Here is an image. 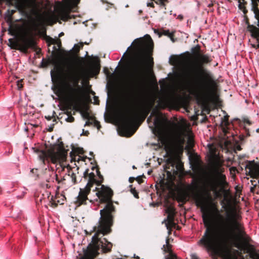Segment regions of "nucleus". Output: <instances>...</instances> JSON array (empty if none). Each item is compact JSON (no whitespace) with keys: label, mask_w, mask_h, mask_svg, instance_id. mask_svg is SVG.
Masks as SVG:
<instances>
[{"label":"nucleus","mask_w":259,"mask_h":259,"mask_svg":"<svg viewBox=\"0 0 259 259\" xmlns=\"http://www.w3.org/2000/svg\"><path fill=\"white\" fill-rule=\"evenodd\" d=\"M21 80H19L17 81V86H18V89H19V90L21 89L23 87V85L21 83Z\"/></svg>","instance_id":"obj_51"},{"label":"nucleus","mask_w":259,"mask_h":259,"mask_svg":"<svg viewBox=\"0 0 259 259\" xmlns=\"http://www.w3.org/2000/svg\"><path fill=\"white\" fill-rule=\"evenodd\" d=\"M146 36L148 40L137 38L132 43L134 57L128 78V88L121 97L119 112L125 131L129 130L135 118L145 120L153 106L141 94L147 70V58L153 46L150 35Z\"/></svg>","instance_id":"obj_1"},{"label":"nucleus","mask_w":259,"mask_h":259,"mask_svg":"<svg viewBox=\"0 0 259 259\" xmlns=\"http://www.w3.org/2000/svg\"><path fill=\"white\" fill-rule=\"evenodd\" d=\"M81 114H82V117L84 118L87 119H90V115L89 112H88V108H87L85 110L81 112Z\"/></svg>","instance_id":"obj_34"},{"label":"nucleus","mask_w":259,"mask_h":259,"mask_svg":"<svg viewBox=\"0 0 259 259\" xmlns=\"http://www.w3.org/2000/svg\"><path fill=\"white\" fill-rule=\"evenodd\" d=\"M84 151L82 148L77 147V148H72V151L70 153V156L71 158V160L76 161L75 157L76 156V154H83Z\"/></svg>","instance_id":"obj_20"},{"label":"nucleus","mask_w":259,"mask_h":259,"mask_svg":"<svg viewBox=\"0 0 259 259\" xmlns=\"http://www.w3.org/2000/svg\"><path fill=\"white\" fill-rule=\"evenodd\" d=\"M9 41L11 49L18 50L24 53L27 52L29 48H34L36 45L32 32L30 31L25 32V35L22 38L20 43L13 38H10Z\"/></svg>","instance_id":"obj_9"},{"label":"nucleus","mask_w":259,"mask_h":259,"mask_svg":"<svg viewBox=\"0 0 259 259\" xmlns=\"http://www.w3.org/2000/svg\"><path fill=\"white\" fill-rule=\"evenodd\" d=\"M191 52L193 54V57L195 58L194 60L197 59L201 54L200 47L199 46H197L196 47L193 48L191 49Z\"/></svg>","instance_id":"obj_25"},{"label":"nucleus","mask_w":259,"mask_h":259,"mask_svg":"<svg viewBox=\"0 0 259 259\" xmlns=\"http://www.w3.org/2000/svg\"><path fill=\"white\" fill-rule=\"evenodd\" d=\"M167 214H176L175 209L173 207L169 206L166 209Z\"/></svg>","instance_id":"obj_35"},{"label":"nucleus","mask_w":259,"mask_h":259,"mask_svg":"<svg viewBox=\"0 0 259 259\" xmlns=\"http://www.w3.org/2000/svg\"><path fill=\"white\" fill-rule=\"evenodd\" d=\"M53 51L52 52V54H54L55 53V52L58 51V49L57 48V47L56 46H53Z\"/></svg>","instance_id":"obj_56"},{"label":"nucleus","mask_w":259,"mask_h":259,"mask_svg":"<svg viewBox=\"0 0 259 259\" xmlns=\"http://www.w3.org/2000/svg\"><path fill=\"white\" fill-rule=\"evenodd\" d=\"M92 122H91V121H89V119H88V120L86 121L85 124V125H85V126H86V125H88V126H89V125H92Z\"/></svg>","instance_id":"obj_57"},{"label":"nucleus","mask_w":259,"mask_h":259,"mask_svg":"<svg viewBox=\"0 0 259 259\" xmlns=\"http://www.w3.org/2000/svg\"><path fill=\"white\" fill-rule=\"evenodd\" d=\"M39 25H40L39 23L34 22L33 23V25L32 30L34 31L38 32Z\"/></svg>","instance_id":"obj_38"},{"label":"nucleus","mask_w":259,"mask_h":259,"mask_svg":"<svg viewBox=\"0 0 259 259\" xmlns=\"http://www.w3.org/2000/svg\"><path fill=\"white\" fill-rule=\"evenodd\" d=\"M147 6V7L154 8V5L153 2L148 3Z\"/></svg>","instance_id":"obj_54"},{"label":"nucleus","mask_w":259,"mask_h":259,"mask_svg":"<svg viewBox=\"0 0 259 259\" xmlns=\"http://www.w3.org/2000/svg\"><path fill=\"white\" fill-rule=\"evenodd\" d=\"M229 116H224L223 118H222L221 124L227 126L229 125Z\"/></svg>","instance_id":"obj_30"},{"label":"nucleus","mask_w":259,"mask_h":259,"mask_svg":"<svg viewBox=\"0 0 259 259\" xmlns=\"http://www.w3.org/2000/svg\"><path fill=\"white\" fill-rule=\"evenodd\" d=\"M132 185H130L131 192L134 195V197L136 198H139L138 192L136 191L135 188H133Z\"/></svg>","instance_id":"obj_36"},{"label":"nucleus","mask_w":259,"mask_h":259,"mask_svg":"<svg viewBox=\"0 0 259 259\" xmlns=\"http://www.w3.org/2000/svg\"><path fill=\"white\" fill-rule=\"evenodd\" d=\"M239 4V7L240 9H242L241 8V5L242 4H244L245 3V1L244 0H238Z\"/></svg>","instance_id":"obj_53"},{"label":"nucleus","mask_w":259,"mask_h":259,"mask_svg":"<svg viewBox=\"0 0 259 259\" xmlns=\"http://www.w3.org/2000/svg\"><path fill=\"white\" fill-rule=\"evenodd\" d=\"M55 172L53 170L47 169L45 170L42 179L48 183L54 182L55 180Z\"/></svg>","instance_id":"obj_17"},{"label":"nucleus","mask_w":259,"mask_h":259,"mask_svg":"<svg viewBox=\"0 0 259 259\" xmlns=\"http://www.w3.org/2000/svg\"><path fill=\"white\" fill-rule=\"evenodd\" d=\"M250 182H251V184L253 186V187L250 188V192L252 193H254V192L255 191V189L257 185H256V184H254V183L255 182V181L251 180Z\"/></svg>","instance_id":"obj_42"},{"label":"nucleus","mask_w":259,"mask_h":259,"mask_svg":"<svg viewBox=\"0 0 259 259\" xmlns=\"http://www.w3.org/2000/svg\"><path fill=\"white\" fill-rule=\"evenodd\" d=\"M137 181L138 182L139 184H141L143 182V180L140 177L137 178Z\"/></svg>","instance_id":"obj_55"},{"label":"nucleus","mask_w":259,"mask_h":259,"mask_svg":"<svg viewBox=\"0 0 259 259\" xmlns=\"http://www.w3.org/2000/svg\"><path fill=\"white\" fill-rule=\"evenodd\" d=\"M94 103L97 105H99L100 103V101L98 97L95 96L94 97Z\"/></svg>","instance_id":"obj_49"},{"label":"nucleus","mask_w":259,"mask_h":259,"mask_svg":"<svg viewBox=\"0 0 259 259\" xmlns=\"http://www.w3.org/2000/svg\"><path fill=\"white\" fill-rule=\"evenodd\" d=\"M9 34L12 36H15L17 33V30L15 28H13L12 25H10L8 29Z\"/></svg>","instance_id":"obj_31"},{"label":"nucleus","mask_w":259,"mask_h":259,"mask_svg":"<svg viewBox=\"0 0 259 259\" xmlns=\"http://www.w3.org/2000/svg\"><path fill=\"white\" fill-rule=\"evenodd\" d=\"M185 143V140L183 137L181 135H179L177 136L176 138V143L178 146L183 149L184 147V145Z\"/></svg>","instance_id":"obj_24"},{"label":"nucleus","mask_w":259,"mask_h":259,"mask_svg":"<svg viewBox=\"0 0 259 259\" xmlns=\"http://www.w3.org/2000/svg\"><path fill=\"white\" fill-rule=\"evenodd\" d=\"M211 166L216 177L208 183L207 188L202 193L198 191L197 183L193 186H188L191 197L195 201L196 205L201 208V211H204L208 208L209 204L212 201L211 191L217 193L218 188H225L228 185L226 177L223 174L225 169L222 167V163L219 160H215L212 162Z\"/></svg>","instance_id":"obj_5"},{"label":"nucleus","mask_w":259,"mask_h":259,"mask_svg":"<svg viewBox=\"0 0 259 259\" xmlns=\"http://www.w3.org/2000/svg\"><path fill=\"white\" fill-rule=\"evenodd\" d=\"M89 169L87 168L84 172H83V178L85 179H87L88 178H89L90 173L89 172Z\"/></svg>","instance_id":"obj_45"},{"label":"nucleus","mask_w":259,"mask_h":259,"mask_svg":"<svg viewBox=\"0 0 259 259\" xmlns=\"http://www.w3.org/2000/svg\"><path fill=\"white\" fill-rule=\"evenodd\" d=\"M55 180L58 183V184H61V181H60V179L58 178V175L55 173Z\"/></svg>","instance_id":"obj_50"},{"label":"nucleus","mask_w":259,"mask_h":259,"mask_svg":"<svg viewBox=\"0 0 259 259\" xmlns=\"http://www.w3.org/2000/svg\"><path fill=\"white\" fill-rule=\"evenodd\" d=\"M57 42H59V45L61 46V41L60 39H54L52 37H50L48 39V46H50L51 45H55Z\"/></svg>","instance_id":"obj_29"},{"label":"nucleus","mask_w":259,"mask_h":259,"mask_svg":"<svg viewBox=\"0 0 259 259\" xmlns=\"http://www.w3.org/2000/svg\"><path fill=\"white\" fill-rule=\"evenodd\" d=\"M160 185L163 189L168 188L169 187V184L167 182L165 183L164 180L161 181Z\"/></svg>","instance_id":"obj_40"},{"label":"nucleus","mask_w":259,"mask_h":259,"mask_svg":"<svg viewBox=\"0 0 259 259\" xmlns=\"http://www.w3.org/2000/svg\"><path fill=\"white\" fill-rule=\"evenodd\" d=\"M97 167H99L98 165L96 166H93L92 167V169L93 170H94L96 168L97 169Z\"/></svg>","instance_id":"obj_62"},{"label":"nucleus","mask_w":259,"mask_h":259,"mask_svg":"<svg viewBox=\"0 0 259 259\" xmlns=\"http://www.w3.org/2000/svg\"><path fill=\"white\" fill-rule=\"evenodd\" d=\"M71 177L72 181L73 183L74 184H76V175L74 172H72L71 175Z\"/></svg>","instance_id":"obj_46"},{"label":"nucleus","mask_w":259,"mask_h":259,"mask_svg":"<svg viewBox=\"0 0 259 259\" xmlns=\"http://www.w3.org/2000/svg\"><path fill=\"white\" fill-rule=\"evenodd\" d=\"M60 181H61V183H63L64 181H65V179L63 177L62 178Z\"/></svg>","instance_id":"obj_63"},{"label":"nucleus","mask_w":259,"mask_h":259,"mask_svg":"<svg viewBox=\"0 0 259 259\" xmlns=\"http://www.w3.org/2000/svg\"><path fill=\"white\" fill-rule=\"evenodd\" d=\"M74 117L72 115H70L65 119V120L68 122H73L74 121Z\"/></svg>","instance_id":"obj_43"},{"label":"nucleus","mask_w":259,"mask_h":259,"mask_svg":"<svg viewBox=\"0 0 259 259\" xmlns=\"http://www.w3.org/2000/svg\"><path fill=\"white\" fill-rule=\"evenodd\" d=\"M162 35L168 36L174 41V34L172 33H171L169 32V30H163L159 34V36H161Z\"/></svg>","instance_id":"obj_28"},{"label":"nucleus","mask_w":259,"mask_h":259,"mask_svg":"<svg viewBox=\"0 0 259 259\" xmlns=\"http://www.w3.org/2000/svg\"><path fill=\"white\" fill-rule=\"evenodd\" d=\"M95 177L96 176L94 172L90 173L88 182L86 186L92 188L95 184L97 185L98 180L96 179Z\"/></svg>","instance_id":"obj_21"},{"label":"nucleus","mask_w":259,"mask_h":259,"mask_svg":"<svg viewBox=\"0 0 259 259\" xmlns=\"http://www.w3.org/2000/svg\"><path fill=\"white\" fill-rule=\"evenodd\" d=\"M240 169L242 170L243 167L248 172L251 178H257L259 177V165L256 164L254 161H247V163H241Z\"/></svg>","instance_id":"obj_12"},{"label":"nucleus","mask_w":259,"mask_h":259,"mask_svg":"<svg viewBox=\"0 0 259 259\" xmlns=\"http://www.w3.org/2000/svg\"><path fill=\"white\" fill-rule=\"evenodd\" d=\"M87 158L89 159L90 160L91 159V158H88V157H87V156H78V158L77 161L81 160V161H85V159H87Z\"/></svg>","instance_id":"obj_47"},{"label":"nucleus","mask_w":259,"mask_h":259,"mask_svg":"<svg viewBox=\"0 0 259 259\" xmlns=\"http://www.w3.org/2000/svg\"><path fill=\"white\" fill-rule=\"evenodd\" d=\"M101 65L100 60L96 58L95 60L92 63L90 68V72L92 76L98 75L100 71Z\"/></svg>","instance_id":"obj_16"},{"label":"nucleus","mask_w":259,"mask_h":259,"mask_svg":"<svg viewBox=\"0 0 259 259\" xmlns=\"http://www.w3.org/2000/svg\"><path fill=\"white\" fill-rule=\"evenodd\" d=\"M93 231L96 232L95 235L92 237V240L88 246V252L89 255L92 258L96 257L98 254V251L100 248L102 249L103 252L106 253L111 251L112 247V244L109 242L105 238L103 240H101L99 238L100 234L103 235L109 234L111 232L112 229L110 232L104 234L102 232H99V223L98 225L93 228Z\"/></svg>","instance_id":"obj_8"},{"label":"nucleus","mask_w":259,"mask_h":259,"mask_svg":"<svg viewBox=\"0 0 259 259\" xmlns=\"http://www.w3.org/2000/svg\"><path fill=\"white\" fill-rule=\"evenodd\" d=\"M162 249L164 253L168 254L165 256V259H177V255L174 254L171 250V245L169 243L168 239H166V244L163 245Z\"/></svg>","instance_id":"obj_15"},{"label":"nucleus","mask_w":259,"mask_h":259,"mask_svg":"<svg viewBox=\"0 0 259 259\" xmlns=\"http://www.w3.org/2000/svg\"><path fill=\"white\" fill-rule=\"evenodd\" d=\"M192 259H198V257L195 255V254H193L192 256Z\"/></svg>","instance_id":"obj_59"},{"label":"nucleus","mask_w":259,"mask_h":259,"mask_svg":"<svg viewBox=\"0 0 259 259\" xmlns=\"http://www.w3.org/2000/svg\"><path fill=\"white\" fill-rule=\"evenodd\" d=\"M245 137H247L246 136H245L244 135L242 134L239 136V138L240 141L242 142L244 141V139Z\"/></svg>","instance_id":"obj_52"},{"label":"nucleus","mask_w":259,"mask_h":259,"mask_svg":"<svg viewBox=\"0 0 259 259\" xmlns=\"http://www.w3.org/2000/svg\"><path fill=\"white\" fill-rule=\"evenodd\" d=\"M174 96L172 94H167L160 99L158 106L162 109H164L171 105L174 102Z\"/></svg>","instance_id":"obj_14"},{"label":"nucleus","mask_w":259,"mask_h":259,"mask_svg":"<svg viewBox=\"0 0 259 259\" xmlns=\"http://www.w3.org/2000/svg\"><path fill=\"white\" fill-rule=\"evenodd\" d=\"M94 125L97 127L98 129H100V128L101 127L100 122L97 120H95L94 121Z\"/></svg>","instance_id":"obj_48"},{"label":"nucleus","mask_w":259,"mask_h":259,"mask_svg":"<svg viewBox=\"0 0 259 259\" xmlns=\"http://www.w3.org/2000/svg\"><path fill=\"white\" fill-rule=\"evenodd\" d=\"M83 44L81 43L80 45L75 44L73 48V50L76 54H77L81 48H82Z\"/></svg>","instance_id":"obj_33"},{"label":"nucleus","mask_w":259,"mask_h":259,"mask_svg":"<svg viewBox=\"0 0 259 259\" xmlns=\"http://www.w3.org/2000/svg\"><path fill=\"white\" fill-rule=\"evenodd\" d=\"M6 1L8 6H14L21 13L24 14L32 7L30 0H0V2Z\"/></svg>","instance_id":"obj_11"},{"label":"nucleus","mask_w":259,"mask_h":259,"mask_svg":"<svg viewBox=\"0 0 259 259\" xmlns=\"http://www.w3.org/2000/svg\"><path fill=\"white\" fill-rule=\"evenodd\" d=\"M236 171H238V170L236 167L232 166L230 168V172L231 175H235Z\"/></svg>","instance_id":"obj_44"},{"label":"nucleus","mask_w":259,"mask_h":259,"mask_svg":"<svg viewBox=\"0 0 259 259\" xmlns=\"http://www.w3.org/2000/svg\"><path fill=\"white\" fill-rule=\"evenodd\" d=\"M188 194L184 193L178 194L176 199L178 202L185 203L187 201Z\"/></svg>","instance_id":"obj_22"},{"label":"nucleus","mask_w":259,"mask_h":259,"mask_svg":"<svg viewBox=\"0 0 259 259\" xmlns=\"http://www.w3.org/2000/svg\"><path fill=\"white\" fill-rule=\"evenodd\" d=\"M97 175L99 177V180H98L97 182V186H100L101 185V184L103 183L104 178L103 176L101 175L100 170L99 167H97V169H96Z\"/></svg>","instance_id":"obj_27"},{"label":"nucleus","mask_w":259,"mask_h":259,"mask_svg":"<svg viewBox=\"0 0 259 259\" xmlns=\"http://www.w3.org/2000/svg\"><path fill=\"white\" fill-rule=\"evenodd\" d=\"M61 17H62L61 19L63 21H67L71 18L70 16V15L68 13H62Z\"/></svg>","instance_id":"obj_37"},{"label":"nucleus","mask_w":259,"mask_h":259,"mask_svg":"<svg viewBox=\"0 0 259 259\" xmlns=\"http://www.w3.org/2000/svg\"><path fill=\"white\" fill-rule=\"evenodd\" d=\"M250 257L252 259H259V253L253 251L250 254Z\"/></svg>","instance_id":"obj_39"},{"label":"nucleus","mask_w":259,"mask_h":259,"mask_svg":"<svg viewBox=\"0 0 259 259\" xmlns=\"http://www.w3.org/2000/svg\"><path fill=\"white\" fill-rule=\"evenodd\" d=\"M237 149L239 151L241 150L242 149V148H241V147L240 146H237Z\"/></svg>","instance_id":"obj_64"},{"label":"nucleus","mask_w":259,"mask_h":259,"mask_svg":"<svg viewBox=\"0 0 259 259\" xmlns=\"http://www.w3.org/2000/svg\"><path fill=\"white\" fill-rule=\"evenodd\" d=\"M91 188L85 186L84 188H80L78 196L75 203L79 206L82 204H85L86 201L88 200V195L91 192Z\"/></svg>","instance_id":"obj_13"},{"label":"nucleus","mask_w":259,"mask_h":259,"mask_svg":"<svg viewBox=\"0 0 259 259\" xmlns=\"http://www.w3.org/2000/svg\"><path fill=\"white\" fill-rule=\"evenodd\" d=\"M252 7V10L253 11L255 17L257 20V26H259V0H251ZM246 24L248 25L247 29L251 33L253 37L259 39V28L249 24L248 20L246 21ZM257 48H259V42L257 44Z\"/></svg>","instance_id":"obj_10"},{"label":"nucleus","mask_w":259,"mask_h":259,"mask_svg":"<svg viewBox=\"0 0 259 259\" xmlns=\"http://www.w3.org/2000/svg\"><path fill=\"white\" fill-rule=\"evenodd\" d=\"M16 11L15 10H8L5 14V18L7 19V21L9 23H12L13 21V15L16 13Z\"/></svg>","instance_id":"obj_23"},{"label":"nucleus","mask_w":259,"mask_h":259,"mask_svg":"<svg viewBox=\"0 0 259 259\" xmlns=\"http://www.w3.org/2000/svg\"><path fill=\"white\" fill-rule=\"evenodd\" d=\"M241 239H242L244 243L246 245H248L250 242L252 241L251 238L247 234L243 236Z\"/></svg>","instance_id":"obj_32"},{"label":"nucleus","mask_w":259,"mask_h":259,"mask_svg":"<svg viewBox=\"0 0 259 259\" xmlns=\"http://www.w3.org/2000/svg\"><path fill=\"white\" fill-rule=\"evenodd\" d=\"M169 61L171 65H174L178 62V58L176 56H172Z\"/></svg>","instance_id":"obj_41"},{"label":"nucleus","mask_w":259,"mask_h":259,"mask_svg":"<svg viewBox=\"0 0 259 259\" xmlns=\"http://www.w3.org/2000/svg\"><path fill=\"white\" fill-rule=\"evenodd\" d=\"M46 118L48 120H50L52 119V116H46Z\"/></svg>","instance_id":"obj_61"},{"label":"nucleus","mask_w":259,"mask_h":259,"mask_svg":"<svg viewBox=\"0 0 259 259\" xmlns=\"http://www.w3.org/2000/svg\"><path fill=\"white\" fill-rule=\"evenodd\" d=\"M212 59L207 55L201 54L197 59L188 61L182 67L181 77L185 85L197 90V100L199 104L208 101H217V83L212 73L204 68Z\"/></svg>","instance_id":"obj_2"},{"label":"nucleus","mask_w":259,"mask_h":259,"mask_svg":"<svg viewBox=\"0 0 259 259\" xmlns=\"http://www.w3.org/2000/svg\"><path fill=\"white\" fill-rule=\"evenodd\" d=\"M101 188L97 190L96 195L101 203L106 204L104 208L100 210L101 217L99 221V232L104 234L110 232L111 227L113 224L114 214L116 212L115 207L113 205L112 197L113 190L109 187L101 185Z\"/></svg>","instance_id":"obj_6"},{"label":"nucleus","mask_w":259,"mask_h":259,"mask_svg":"<svg viewBox=\"0 0 259 259\" xmlns=\"http://www.w3.org/2000/svg\"><path fill=\"white\" fill-rule=\"evenodd\" d=\"M68 149H66L63 142L52 146L47 150H41L39 158L44 164L51 162L54 164L61 163L66 161L68 154Z\"/></svg>","instance_id":"obj_7"},{"label":"nucleus","mask_w":259,"mask_h":259,"mask_svg":"<svg viewBox=\"0 0 259 259\" xmlns=\"http://www.w3.org/2000/svg\"><path fill=\"white\" fill-rule=\"evenodd\" d=\"M154 1L157 5L160 6L161 8H164L165 9L166 4L168 3V0H151Z\"/></svg>","instance_id":"obj_26"},{"label":"nucleus","mask_w":259,"mask_h":259,"mask_svg":"<svg viewBox=\"0 0 259 259\" xmlns=\"http://www.w3.org/2000/svg\"><path fill=\"white\" fill-rule=\"evenodd\" d=\"M234 210L235 207H233L232 213H227L226 218L219 214V220L217 229L210 225V214L208 208L204 211H201L206 229L199 243L203 245L208 251L215 252L219 250V240L226 242L235 233L241 238L246 235L243 224L239 221L241 217Z\"/></svg>","instance_id":"obj_3"},{"label":"nucleus","mask_w":259,"mask_h":259,"mask_svg":"<svg viewBox=\"0 0 259 259\" xmlns=\"http://www.w3.org/2000/svg\"><path fill=\"white\" fill-rule=\"evenodd\" d=\"M175 214H167L166 221L167 223L166 224V227L168 230V234H170L171 231V228L175 226L176 223H175Z\"/></svg>","instance_id":"obj_19"},{"label":"nucleus","mask_w":259,"mask_h":259,"mask_svg":"<svg viewBox=\"0 0 259 259\" xmlns=\"http://www.w3.org/2000/svg\"><path fill=\"white\" fill-rule=\"evenodd\" d=\"M134 180H135V178H133V177H130V178H129V180H128V181H129V182H130V183H133V182H134Z\"/></svg>","instance_id":"obj_58"},{"label":"nucleus","mask_w":259,"mask_h":259,"mask_svg":"<svg viewBox=\"0 0 259 259\" xmlns=\"http://www.w3.org/2000/svg\"><path fill=\"white\" fill-rule=\"evenodd\" d=\"M239 121L240 125L245 131V134H246V137H249L250 136L249 130L248 128H247L244 124H247L249 125H250L252 124V122L246 116L242 117L241 119L239 120Z\"/></svg>","instance_id":"obj_18"},{"label":"nucleus","mask_w":259,"mask_h":259,"mask_svg":"<svg viewBox=\"0 0 259 259\" xmlns=\"http://www.w3.org/2000/svg\"><path fill=\"white\" fill-rule=\"evenodd\" d=\"M75 4L77 5L79 3L80 0H73Z\"/></svg>","instance_id":"obj_60"},{"label":"nucleus","mask_w":259,"mask_h":259,"mask_svg":"<svg viewBox=\"0 0 259 259\" xmlns=\"http://www.w3.org/2000/svg\"><path fill=\"white\" fill-rule=\"evenodd\" d=\"M51 75L53 80H58L63 76L66 82L67 96L70 105L66 108L67 110L64 113L69 116L71 115V111H68V109H71L73 107V109L78 110L82 104V90L78 83L84 77V74L79 71L71 64L67 65V69L65 71L61 64L55 63L54 69L51 71Z\"/></svg>","instance_id":"obj_4"}]
</instances>
